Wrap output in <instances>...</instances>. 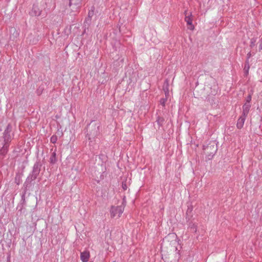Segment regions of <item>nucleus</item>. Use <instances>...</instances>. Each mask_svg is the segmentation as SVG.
Returning a JSON list of instances; mask_svg holds the SVG:
<instances>
[{
    "label": "nucleus",
    "mask_w": 262,
    "mask_h": 262,
    "mask_svg": "<svg viewBox=\"0 0 262 262\" xmlns=\"http://www.w3.org/2000/svg\"><path fill=\"white\" fill-rule=\"evenodd\" d=\"M41 166L42 163L40 160L37 161L34 164L31 172L27 177L24 184L25 192L34 185L32 182L37 179V176L40 173Z\"/></svg>",
    "instance_id": "f257e3e1"
},
{
    "label": "nucleus",
    "mask_w": 262,
    "mask_h": 262,
    "mask_svg": "<svg viewBox=\"0 0 262 262\" xmlns=\"http://www.w3.org/2000/svg\"><path fill=\"white\" fill-rule=\"evenodd\" d=\"M100 124L93 120L87 125L86 137L90 141V143H93L95 139L99 135Z\"/></svg>",
    "instance_id": "f03ea898"
},
{
    "label": "nucleus",
    "mask_w": 262,
    "mask_h": 262,
    "mask_svg": "<svg viewBox=\"0 0 262 262\" xmlns=\"http://www.w3.org/2000/svg\"><path fill=\"white\" fill-rule=\"evenodd\" d=\"M203 149L204 154L206 155L209 160H210L217 150V145L214 142H210L206 145H204Z\"/></svg>",
    "instance_id": "7ed1b4c3"
},
{
    "label": "nucleus",
    "mask_w": 262,
    "mask_h": 262,
    "mask_svg": "<svg viewBox=\"0 0 262 262\" xmlns=\"http://www.w3.org/2000/svg\"><path fill=\"white\" fill-rule=\"evenodd\" d=\"M124 211L123 206H112L110 210L111 215L112 217H115L117 215L118 217L123 213Z\"/></svg>",
    "instance_id": "20e7f679"
},
{
    "label": "nucleus",
    "mask_w": 262,
    "mask_h": 262,
    "mask_svg": "<svg viewBox=\"0 0 262 262\" xmlns=\"http://www.w3.org/2000/svg\"><path fill=\"white\" fill-rule=\"evenodd\" d=\"M81 0H69V5L73 12H76L81 7Z\"/></svg>",
    "instance_id": "39448f33"
},
{
    "label": "nucleus",
    "mask_w": 262,
    "mask_h": 262,
    "mask_svg": "<svg viewBox=\"0 0 262 262\" xmlns=\"http://www.w3.org/2000/svg\"><path fill=\"white\" fill-rule=\"evenodd\" d=\"M12 130V127L10 124H8L3 133V138L4 142L9 143L11 140V136L10 133Z\"/></svg>",
    "instance_id": "423d86ee"
},
{
    "label": "nucleus",
    "mask_w": 262,
    "mask_h": 262,
    "mask_svg": "<svg viewBox=\"0 0 262 262\" xmlns=\"http://www.w3.org/2000/svg\"><path fill=\"white\" fill-rule=\"evenodd\" d=\"M185 20L187 23V24L189 26V27H188V29H189L190 30H193L194 29V27L192 25V19L191 18V14H190V16L189 15L187 16V11H185Z\"/></svg>",
    "instance_id": "0eeeda50"
},
{
    "label": "nucleus",
    "mask_w": 262,
    "mask_h": 262,
    "mask_svg": "<svg viewBox=\"0 0 262 262\" xmlns=\"http://www.w3.org/2000/svg\"><path fill=\"white\" fill-rule=\"evenodd\" d=\"M163 90L165 93V97H168L169 96V81L166 79L164 82L163 86Z\"/></svg>",
    "instance_id": "6e6552de"
},
{
    "label": "nucleus",
    "mask_w": 262,
    "mask_h": 262,
    "mask_svg": "<svg viewBox=\"0 0 262 262\" xmlns=\"http://www.w3.org/2000/svg\"><path fill=\"white\" fill-rule=\"evenodd\" d=\"M246 116H243V115L239 118L237 120L236 126L238 128L241 129L243 127Z\"/></svg>",
    "instance_id": "1a4fd4ad"
},
{
    "label": "nucleus",
    "mask_w": 262,
    "mask_h": 262,
    "mask_svg": "<svg viewBox=\"0 0 262 262\" xmlns=\"http://www.w3.org/2000/svg\"><path fill=\"white\" fill-rule=\"evenodd\" d=\"M41 12L37 6L33 5L31 14L34 16H39L41 14Z\"/></svg>",
    "instance_id": "9d476101"
},
{
    "label": "nucleus",
    "mask_w": 262,
    "mask_h": 262,
    "mask_svg": "<svg viewBox=\"0 0 262 262\" xmlns=\"http://www.w3.org/2000/svg\"><path fill=\"white\" fill-rule=\"evenodd\" d=\"M251 105L248 103H245L243 106V113L242 115L247 116L249 113Z\"/></svg>",
    "instance_id": "9b49d317"
},
{
    "label": "nucleus",
    "mask_w": 262,
    "mask_h": 262,
    "mask_svg": "<svg viewBox=\"0 0 262 262\" xmlns=\"http://www.w3.org/2000/svg\"><path fill=\"white\" fill-rule=\"evenodd\" d=\"M9 146V143H5L3 146L0 149V155L5 156L8 151Z\"/></svg>",
    "instance_id": "f8f14e48"
},
{
    "label": "nucleus",
    "mask_w": 262,
    "mask_h": 262,
    "mask_svg": "<svg viewBox=\"0 0 262 262\" xmlns=\"http://www.w3.org/2000/svg\"><path fill=\"white\" fill-rule=\"evenodd\" d=\"M90 257V254L89 252L84 251L81 253L80 258L81 260L83 262H86L88 261Z\"/></svg>",
    "instance_id": "ddd939ff"
},
{
    "label": "nucleus",
    "mask_w": 262,
    "mask_h": 262,
    "mask_svg": "<svg viewBox=\"0 0 262 262\" xmlns=\"http://www.w3.org/2000/svg\"><path fill=\"white\" fill-rule=\"evenodd\" d=\"M94 7H92L91 9L89 11L88 13V17L85 19V21H91L92 17L93 16L94 14Z\"/></svg>",
    "instance_id": "4468645a"
},
{
    "label": "nucleus",
    "mask_w": 262,
    "mask_h": 262,
    "mask_svg": "<svg viewBox=\"0 0 262 262\" xmlns=\"http://www.w3.org/2000/svg\"><path fill=\"white\" fill-rule=\"evenodd\" d=\"M57 161L56 159V154L55 151L52 152L50 158V163L52 164H55Z\"/></svg>",
    "instance_id": "2eb2a0df"
},
{
    "label": "nucleus",
    "mask_w": 262,
    "mask_h": 262,
    "mask_svg": "<svg viewBox=\"0 0 262 262\" xmlns=\"http://www.w3.org/2000/svg\"><path fill=\"white\" fill-rule=\"evenodd\" d=\"M156 122L159 126H162L164 122V119L160 116L157 117Z\"/></svg>",
    "instance_id": "dca6fc26"
},
{
    "label": "nucleus",
    "mask_w": 262,
    "mask_h": 262,
    "mask_svg": "<svg viewBox=\"0 0 262 262\" xmlns=\"http://www.w3.org/2000/svg\"><path fill=\"white\" fill-rule=\"evenodd\" d=\"M250 68V66L249 63V61L248 60H246L245 67L244 69V70L245 71L246 74L247 75L248 74L249 70Z\"/></svg>",
    "instance_id": "f3484780"
},
{
    "label": "nucleus",
    "mask_w": 262,
    "mask_h": 262,
    "mask_svg": "<svg viewBox=\"0 0 262 262\" xmlns=\"http://www.w3.org/2000/svg\"><path fill=\"white\" fill-rule=\"evenodd\" d=\"M57 136L55 135H53L50 139V142L52 143H56L57 141Z\"/></svg>",
    "instance_id": "a211bd4d"
},
{
    "label": "nucleus",
    "mask_w": 262,
    "mask_h": 262,
    "mask_svg": "<svg viewBox=\"0 0 262 262\" xmlns=\"http://www.w3.org/2000/svg\"><path fill=\"white\" fill-rule=\"evenodd\" d=\"M256 41V39L255 38H252L251 39L250 45L251 48H253L255 46Z\"/></svg>",
    "instance_id": "6ab92c4d"
},
{
    "label": "nucleus",
    "mask_w": 262,
    "mask_h": 262,
    "mask_svg": "<svg viewBox=\"0 0 262 262\" xmlns=\"http://www.w3.org/2000/svg\"><path fill=\"white\" fill-rule=\"evenodd\" d=\"M252 95V93H250L248 95V96L247 97V98L246 99V103H248L250 104V102L251 101Z\"/></svg>",
    "instance_id": "aec40b11"
},
{
    "label": "nucleus",
    "mask_w": 262,
    "mask_h": 262,
    "mask_svg": "<svg viewBox=\"0 0 262 262\" xmlns=\"http://www.w3.org/2000/svg\"><path fill=\"white\" fill-rule=\"evenodd\" d=\"M190 230H192L193 232H196V226L193 224L190 227Z\"/></svg>",
    "instance_id": "412c9836"
},
{
    "label": "nucleus",
    "mask_w": 262,
    "mask_h": 262,
    "mask_svg": "<svg viewBox=\"0 0 262 262\" xmlns=\"http://www.w3.org/2000/svg\"><path fill=\"white\" fill-rule=\"evenodd\" d=\"M167 97H166L165 98H162L160 100V103L161 104L163 105V106H164L165 105V103L166 102V101H167Z\"/></svg>",
    "instance_id": "4be33fe9"
},
{
    "label": "nucleus",
    "mask_w": 262,
    "mask_h": 262,
    "mask_svg": "<svg viewBox=\"0 0 262 262\" xmlns=\"http://www.w3.org/2000/svg\"><path fill=\"white\" fill-rule=\"evenodd\" d=\"M122 187L124 190H126L127 188V186L125 182H123L122 183Z\"/></svg>",
    "instance_id": "5701e85b"
},
{
    "label": "nucleus",
    "mask_w": 262,
    "mask_h": 262,
    "mask_svg": "<svg viewBox=\"0 0 262 262\" xmlns=\"http://www.w3.org/2000/svg\"><path fill=\"white\" fill-rule=\"evenodd\" d=\"M261 43L259 44V51H260L262 50V38L260 39Z\"/></svg>",
    "instance_id": "b1692460"
},
{
    "label": "nucleus",
    "mask_w": 262,
    "mask_h": 262,
    "mask_svg": "<svg viewBox=\"0 0 262 262\" xmlns=\"http://www.w3.org/2000/svg\"><path fill=\"white\" fill-rule=\"evenodd\" d=\"M99 157L102 160H104L105 158V155L103 154H101Z\"/></svg>",
    "instance_id": "393cba45"
},
{
    "label": "nucleus",
    "mask_w": 262,
    "mask_h": 262,
    "mask_svg": "<svg viewBox=\"0 0 262 262\" xmlns=\"http://www.w3.org/2000/svg\"><path fill=\"white\" fill-rule=\"evenodd\" d=\"M15 182L17 183V184H19V177L18 178V179L17 180V177L15 178Z\"/></svg>",
    "instance_id": "a878e982"
},
{
    "label": "nucleus",
    "mask_w": 262,
    "mask_h": 262,
    "mask_svg": "<svg viewBox=\"0 0 262 262\" xmlns=\"http://www.w3.org/2000/svg\"><path fill=\"white\" fill-rule=\"evenodd\" d=\"M251 54L250 52H249L248 54H247V59L248 60L249 58L251 57Z\"/></svg>",
    "instance_id": "bb28decb"
},
{
    "label": "nucleus",
    "mask_w": 262,
    "mask_h": 262,
    "mask_svg": "<svg viewBox=\"0 0 262 262\" xmlns=\"http://www.w3.org/2000/svg\"><path fill=\"white\" fill-rule=\"evenodd\" d=\"M189 209H188V210H187V212H188L189 211Z\"/></svg>",
    "instance_id": "cd10ccee"
},
{
    "label": "nucleus",
    "mask_w": 262,
    "mask_h": 262,
    "mask_svg": "<svg viewBox=\"0 0 262 262\" xmlns=\"http://www.w3.org/2000/svg\"><path fill=\"white\" fill-rule=\"evenodd\" d=\"M90 262H92V261H90Z\"/></svg>",
    "instance_id": "c85d7f7f"
}]
</instances>
